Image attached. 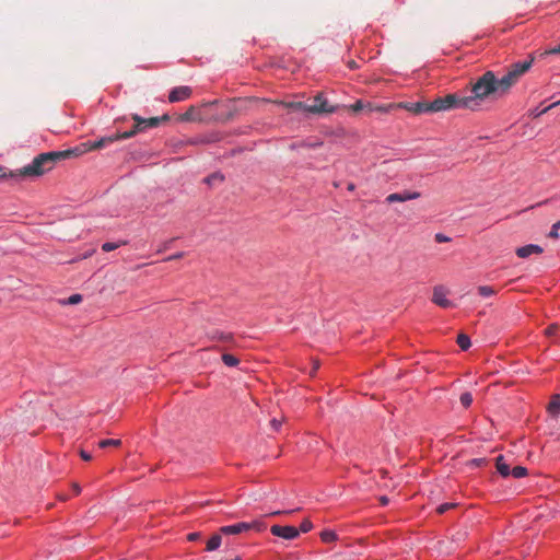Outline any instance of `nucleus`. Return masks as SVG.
I'll use <instances>...</instances> for the list:
<instances>
[{
	"label": "nucleus",
	"instance_id": "nucleus-16",
	"mask_svg": "<svg viewBox=\"0 0 560 560\" xmlns=\"http://www.w3.org/2000/svg\"><path fill=\"white\" fill-rule=\"evenodd\" d=\"M541 253H542V248L539 245H535V244H528L525 246H521L516 249V255L520 258H527L530 255H534V254L539 255Z\"/></svg>",
	"mask_w": 560,
	"mask_h": 560
},
{
	"label": "nucleus",
	"instance_id": "nucleus-42",
	"mask_svg": "<svg viewBox=\"0 0 560 560\" xmlns=\"http://www.w3.org/2000/svg\"><path fill=\"white\" fill-rule=\"evenodd\" d=\"M558 231H559V228H556V225L553 224V225L551 226L550 232H549V237H551V238H558V237H559V233H558Z\"/></svg>",
	"mask_w": 560,
	"mask_h": 560
},
{
	"label": "nucleus",
	"instance_id": "nucleus-19",
	"mask_svg": "<svg viewBox=\"0 0 560 560\" xmlns=\"http://www.w3.org/2000/svg\"><path fill=\"white\" fill-rule=\"evenodd\" d=\"M495 467H497V470L498 472L506 478L511 475V469H510V465L506 463L505 458L503 455H499L495 459Z\"/></svg>",
	"mask_w": 560,
	"mask_h": 560
},
{
	"label": "nucleus",
	"instance_id": "nucleus-23",
	"mask_svg": "<svg viewBox=\"0 0 560 560\" xmlns=\"http://www.w3.org/2000/svg\"><path fill=\"white\" fill-rule=\"evenodd\" d=\"M247 525H248V532L253 530L256 533H261V532L266 530V528H267V524L262 518L247 522Z\"/></svg>",
	"mask_w": 560,
	"mask_h": 560
},
{
	"label": "nucleus",
	"instance_id": "nucleus-46",
	"mask_svg": "<svg viewBox=\"0 0 560 560\" xmlns=\"http://www.w3.org/2000/svg\"><path fill=\"white\" fill-rule=\"evenodd\" d=\"M472 463L476 466H481L485 463V458H475V459H472Z\"/></svg>",
	"mask_w": 560,
	"mask_h": 560
},
{
	"label": "nucleus",
	"instance_id": "nucleus-27",
	"mask_svg": "<svg viewBox=\"0 0 560 560\" xmlns=\"http://www.w3.org/2000/svg\"><path fill=\"white\" fill-rule=\"evenodd\" d=\"M343 107L349 109V110H351V112H353V113H358V112L363 110V109L366 110L368 102H363L362 100H358L353 104L348 105V106L345 105Z\"/></svg>",
	"mask_w": 560,
	"mask_h": 560
},
{
	"label": "nucleus",
	"instance_id": "nucleus-17",
	"mask_svg": "<svg viewBox=\"0 0 560 560\" xmlns=\"http://www.w3.org/2000/svg\"><path fill=\"white\" fill-rule=\"evenodd\" d=\"M208 338L212 341H220L224 343H233L234 342V335L232 332L228 331H221V330H213L209 332Z\"/></svg>",
	"mask_w": 560,
	"mask_h": 560
},
{
	"label": "nucleus",
	"instance_id": "nucleus-39",
	"mask_svg": "<svg viewBox=\"0 0 560 560\" xmlns=\"http://www.w3.org/2000/svg\"><path fill=\"white\" fill-rule=\"evenodd\" d=\"M270 425L272 427V429L275 431H279L281 425H282V421L281 420H278L276 418H273L271 421H270Z\"/></svg>",
	"mask_w": 560,
	"mask_h": 560
},
{
	"label": "nucleus",
	"instance_id": "nucleus-18",
	"mask_svg": "<svg viewBox=\"0 0 560 560\" xmlns=\"http://www.w3.org/2000/svg\"><path fill=\"white\" fill-rule=\"evenodd\" d=\"M366 110L370 113L377 112L381 114H388V113L395 110V103L374 104V103L368 102Z\"/></svg>",
	"mask_w": 560,
	"mask_h": 560
},
{
	"label": "nucleus",
	"instance_id": "nucleus-37",
	"mask_svg": "<svg viewBox=\"0 0 560 560\" xmlns=\"http://www.w3.org/2000/svg\"><path fill=\"white\" fill-rule=\"evenodd\" d=\"M81 301H82V295L81 294H72V295L69 296L67 303L73 305V304L80 303Z\"/></svg>",
	"mask_w": 560,
	"mask_h": 560
},
{
	"label": "nucleus",
	"instance_id": "nucleus-34",
	"mask_svg": "<svg viewBox=\"0 0 560 560\" xmlns=\"http://www.w3.org/2000/svg\"><path fill=\"white\" fill-rule=\"evenodd\" d=\"M558 105H560V100H559V101H557V102H555V103H552V104H550L549 106H547V107H545V108H542V109H536V110L533 113V115H534L535 117H538V116H540V115H542V114H546L548 110H550L551 108H553V107H556V106H558Z\"/></svg>",
	"mask_w": 560,
	"mask_h": 560
},
{
	"label": "nucleus",
	"instance_id": "nucleus-7",
	"mask_svg": "<svg viewBox=\"0 0 560 560\" xmlns=\"http://www.w3.org/2000/svg\"><path fill=\"white\" fill-rule=\"evenodd\" d=\"M270 533L273 536L283 538L285 540H293V539L298 538L300 535V530L296 527L291 526V525H285V526L272 525L270 527Z\"/></svg>",
	"mask_w": 560,
	"mask_h": 560
},
{
	"label": "nucleus",
	"instance_id": "nucleus-6",
	"mask_svg": "<svg viewBox=\"0 0 560 560\" xmlns=\"http://www.w3.org/2000/svg\"><path fill=\"white\" fill-rule=\"evenodd\" d=\"M396 109H405L407 112H410L412 114L419 115L423 113H431L430 109V102H400L395 103V110Z\"/></svg>",
	"mask_w": 560,
	"mask_h": 560
},
{
	"label": "nucleus",
	"instance_id": "nucleus-51",
	"mask_svg": "<svg viewBox=\"0 0 560 560\" xmlns=\"http://www.w3.org/2000/svg\"><path fill=\"white\" fill-rule=\"evenodd\" d=\"M555 225H556V228L560 229V220L558 222H556Z\"/></svg>",
	"mask_w": 560,
	"mask_h": 560
},
{
	"label": "nucleus",
	"instance_id": "nucleus-43",
	"mask_svg": "<svg viewBox=\"0 0 560 560\" xmlns=\"http://www.w3.org/2000/svg\"><path fill=\"white\" fill-rule=\"evenodd\" d=\"M80 457H81L83 460H85V462H89V460H91V459H92V455H91L89 452L84 451V450H81V451H80Z\"/></svg>",
	"mask_w": 560,
	"mask_h": 560
},
{
	"label": "nucleus",
	"instance_id": "nucleus-24",
	"mask_svg": "<svg viewBox=\"0 0 560 560\" xmlns=\"http://www.w3.org/2000/svg\"><path fill=\"white\" fill-rule=\"evenodd\" d=\"M320 540L325 544L334 542L338 539V535L330 529H325L319 534Z\"/></svg>",
	"mask_w": 560,
	"mask_h": 560
},
{
	"label": "nucleus",
	"instance_id": "nucleus-22",
	"mask_svg": "<svg viewBox=\"0 0 560 560\" xmlns=\"http://www.w3.org/2000/svg\"><path fill=\"white\" fill-rule=\"evenodd\" d=\"M222 542V538L220 534H213L207 541L206 550L214 551L217 550Z\"/></svg>",
	"mask_w": 560,
	"mask_h": 560
},
{
	"label": "nucleus",
	"instance_id": "nucleus-45",
	"mask_svg": "<svg viewBox=\"0 0 560 560\" xmlns=\"http://www.w3.org/2000/svg\"><path fill=\"white\" fill-rule=\"evenodd\" d=\"M318 369H319V362L318 361H314L313 362V368H312V370L310 372V375L314 376Z\"/></svg>",
	"mask_w": 560,
	"mask_h": 560
},
{
	"label": "nucleus",
	"instance_id": "nucleus-3",
	"mask_svg": "<svg viewBox=\"0 0 560 560\" xmlns=\"http://www.w3.org/2000/svg\"><path fill=\"white\" fill-rule=\"evenodd\" d=\"M291 106L311 114H334L339 109L338 105H330L323 93H318L314 97L312 105L299 102L291 104Z\"/></svg>",
	"mask_w": 560,
	"mask_h": 560
},
{
	"label": "nucleus",
	"instance_id": "nucleus-31",
	"mask_svg": "<svg viewBox=\"0 0 560 560\" xmlns=\"http://www.w3.org/2000/svg\"><path fill=\"white\" fill-rule=\"evenodd\" d=\"M510 476H513L516 479L523 478V477L527 476V469L525 467H523V466H515L511 470V475Z\"/></svg>",
	"mask_w": 560,
	"mask_h": 560
},
{
	"label": "nucleus",
	"instance_id": "nucleus-10",
	"mask_svg": "<svg viewBox=\"0 0 560 560\" xmlns=\"http://www.w3.org/2000/svg\"><path fill=\"white\" fill-rule=\"evenodd\" d=\"M191 89L187 85L176 86L171 90L168 94V101L171 103L182 102L189 98L191 96Z\"/></svg>",
	"mask_w": 560,
	"mask_h": 560
},
{
	"label": "nucleus",
	"instance_id": "nucleus-1",
	"mask_svg": "<svg viewBox=\"0 0 560 560\" xmlns=\"http://www.w3.org/2000/svg\"><path fill=\"white\" fill-rule=\"evenodd\" d=\"M78 150L50 151L38 154L34 160L22 168H19L21 180L25 177H39L50 172L56 164L73 155H78Z\"/></svg>",
	"mask_w": 560,
	"mask_h": 560
},
{
	"label": "nucleus",
	"instance_id": "nucleus-5",
	"mask_svg": "<svg viewBox=\"0 0 560 560\" xmlns=\"http://www.w3.org/2000/svg\"><path fill=\"white\" fill-rule=\"evenodd\" d=\"M451 98H453V102H452V107L454 109H469L471 112H476V107H475V103L472 102L471 97H470V94L467 95L466 93L464 92H456V93H451Z\"/></svg>",
	"mask_w": 560,
	"mask_h": 560
},
{
	"label": "nucleus",
	"instance_id": "nucleus-28",
	"mask_svg": "<svg viewBox=\"0 0 560 560\" xmlns=\"http://www.w3.org/2000/svg\"><path fill=\"white\" fill-rule=\"evenodd\" d=\"M456 341H457L458 347L462 350H464V351L468 350L470 345H471L470 338L467 335H465V334H459L457 336V340Z\"/></svg>",
	"mask_w": 560,
	"mask_h": 560
},
{
	"label": "nucleus",
	"instance_id": "nucleus-2",
	"mask_svg": "<svg viewBox=\"0 0 560 560\" xmlns=\"http://www.w3.org/2000/svg\"><path fill=\"white\" fill-rule=\"evenodd\" d=\"M492 94L500 96V90L494 73L487 71L471 85L470 97L476 109H481L483 102Z\"/></svg>",
	"mask_w": 560,
	"mask_h": 560
},
{
	"label": "nucleus",
	"instance_id": "nucleus-41",
	"mask_svg": "<svg viewBox=\"0 0 560 560\" xmlns=\"http://www.w3.org/2000/svg\"><path fill=\"white\" fill-rule=\"evenodd\" d=\"M451 238L444 234H441V233H438L435 234V241L438 243H444V242H448Z\"/></svg>",
	"mask_w": 560,
	"mask_h": 560
},
{
	"label": "nucleus",
	"instance_id": "nucleus-21",
	"mask_svg": "<svg viewBox=\"0 0 560 560\" xmlns=\"http://www.w3.org/2000/svg\"><path fill=\"white\" fill-rule=\"evenodd\" d=\"M548 412L551 416H558L560 413V394H556L551 397L548 404Z\"/></svg>",
	"mask_w": 560,
	"mask_h": 560
},
{
	"label": "nucleus",
	"instance_id": "nucleus-20",
	"mask_svg": "<svg viewBox=\"0 0 560 560\" xmlns=\"http://www.w3.org/2000/svg\"><path fill=\"white\" fill-rule=\"evenodd\" d=\"M0 179H11L14 183H19L21 180L19 170L10 171L5 166L0 165Z\"/></svg>",
	"mask_w": 560,
	"mask_h": 560
},
{
	"label": "nucleus",
	"instance_id": "nucleus-38",
	"mask_svg": "<svg viewBox=\"0 0 560 560\" xmlns=\"http://www.w3.org/2000/svg\"><path fill=\"white\" fill-rule=\"evenodd\" d=\"M545 55H560V43L545 51Z\"/></svg>",
	"mask_w": 560,
	"mask_h": 560
},
{
	"label": "nucleus",
	"instance_id": "nucleus-40",
	"mask_svg": "<svg viewBox=\"0 0 560 560\" xmlns=\"http://www.w3.org/2000/svg\"><path fill=\"white\" fill-rule=\"evenodd\" d=\"M217 179H218V180H220V182H222V180L224 179V177H223V175H221V174H213V175H211V176L207 177V178H206V182H207V183H211V180H217Z\"/></svg>",
	"mask_w": 560,
	"mask_h": 560
},
{
	"label": "nucleus",
	"instance_id": "nucleus-30",
	"mask_svg": "<svg viewBox=\"0 0 560 560\" xmlns=\"http://www.w3.org/2000/svg\"><path fill=\"white\" fill-rule=\"evenodd\" d=\"M459 400L464 408H469L472 404V395L469 392H465L460 395Z\"/></svg>",
	"mask_w": 560,
	"mask_h": 560
},
{
	"label": "nucleus",
	"instance_id": "nucleus-35",
	"mask_svg": "<svg viewBox=\"0 0 560 560\" xmlns=\"http://www.w3.org/2000/svg\"><path fill=\"white\" fill-rule=\"evenodd\" d=\"M455 506H456V503H443L436 508V512L439 514H443Z\"/></svg>",
	"mask_w": 560,
	"mask_h": 560
},
{
	"label": "nucleus",
	"instance_id": "nucleus-33",
	"mask_svg": "<svg viewBox=\"0 0 560 560\" xmlns=\"http://www.w3.org/2000/svg\"><path fill=\"white\" fill-rule=\"evenodd\" d=\"M312 528L313 523L308 518H305L301 522L300 527L298 529L300 530V533H308L312 530Z\"/></svg>",
	"mask_w": 560,
	"mask_h": 560
},
{
	"label": "nucleus",
	"instance_id": "nucleus-8",
	"mask_svg": "<svg viewBox=\"0 0 560 560\" xmlns=\"http://www.w3.org/2000/svg\"><path fill=\"white\" fill-rule=\"evenodd\" d=\"M448 293L450 291L444 285L434 287L432 302L443 308L452 307L453 303L447 299Z\"/></svg>",
	"mask_w": 560,
	"mask_h": 560
},
{
	"label": "nucleus",
	"instance_id": "nucleus-47",
	"mask_svg": "<svg viewBox=\"0 0 560 560\" xmlns=\"http://www.w3.org/2000/svg\"><path fill=\"white\" fill-rule=\"evenodd\" d=\"M72 488H73L75 494H79L81 492V488H80V486L78 483H73Z\"/></svg>",
	"mask_w": 560,
	"mask_h": 560
},
{
	"label": "nucleus",
	"instance_id": "nucleus-15",
	"mask_svg": "<svg viewBox=\"0 0 560 560\" xmlns=\"http://www.w3.org/2000/svg\"><path fill=\"white\" fill-rule=\"evenodd\" d=\"M245 532H248L247 522H240L220 527V534L223 535H238Z\"/></svg>",
	"mask_w": 560,
	"mask_h": 560
},
{
	"label": "nucleus",
	"instance_id": "nucleus-50",
	"mask_svg": "<svg viewBox=\"0 0 560 560\" xmlns=\"http://www.w3.org/2000/svg\"><path fill=\"white\" fill-rule=\"evenodd\" d=\"M381 503H382L383 505L387 504V503H388V499H387L386 497H382V498H381Z\"/></svg>",
	"mask_w": 560,
	"mask_h": 560
},
{
	"label": "nucleus",
	"instance_id": "nucleus-12",
	"mask_svg": "<svg viewBox=\"0 0 560 560\" xmlns=\"http://www.w3.org/2000/svg\"><path fill=\"white\" fill-rule=\"evenodd\" d=\"M534 58L529 57L528 59L514 62L510 66L509 71L514 73L518 79H521L533 66Z\"/></svg>",
	"mask_w": 560,
	"mask_h": 560
},
{
	"label": "nucleus",
	"instance_id": "nucleus-14",
	"mask_svg": "<svg viewBox=\"0 0 560 560\" xmlns=\"http://www.w3.org/2000/svg\"><path fill=\"white\" fill-rule=\"evenodd\" d=\"M125 139H126V137H122V132H116L112 136H106V137H103L96 141H94L91 144V149H93V150L102 149L110 143H114L115 141L125 140Z\"/></svg>",
	"mask_w": 560,
	"mask_h": 560
},
{
	"label": "nucleus",
	"instance_id": "nucleus-44",
	"mask_svg": "<svg viewBox=\"0 0 560 560\" xmlns=\"http://www.w3.org/2000/svg\"><path fill=\"white\" fill-rule=\"evenodd\" d=\"M184 257V253L183 252H179V253H176L174 255H171L168 256L167 258H165L164 260L165 261H170V260H175V259H179V258H183Z\"/></svg>",
	"mask_w": 560,
	"mask_h": 560
},
{
	"label": "nucleus",
	"instance_id": "nucleus-49",
	"mask_svg": "<svg viewBox=\"0 0 560 560\" xmlns=\"http://www.w3.org/2000/svg\"><path fill=\"white\" fill-rule=\"evenodd\" d=\"M197 536H198V534L191 533V534L188 535V539L189 540H195L197 538Z\"/></svg>",
	"mask_w": 560,
	"mask_h": 560
},
{
	"label": "nucleus",
	"instance_id": "nucleus-36",
	"mask_svg": "<svg viewBox=\"0 0 560 560\" xmlns=\"http://www.w3.org/2000/svg\"><path fill=\"white\" fill-rule=\"evenodd\" d=\"M558 330L559 326L557 324H551L546 328L545 332L547 336L551 337L555 336L558 332Z\"/></svg>",
	"mask_w": 560,
	"mask_h": 560
},
{
	"label": "nucleus",
	"instance_id": "nucleus-4",
	"mask_svg": "<svg viewBox=\"0 0 560 560\" xmlns=\"http://www.w3.org/2000/svg\"><path fill=\"white\" fill-rule=\"evenodd\" d=\"M132 119L136 122L135 127L129 131L122 132V137H126V139H129L139 132H143L148 129L158 127L161 121H166L168 119V116L164 115L162 117L142 118L139 115L135 114L132 115Z\"/></svg>",
	"mask_w": 560,
	"mask_h": 560
},
{
	"label": "nucleus",
	"instance_id": "nucleus-26",
	"mask_svg": "<svg viewBox=\"0 0 560 560\" xmlns=\"http://www.w3.org/2000/svg\"><path fill=\"white\" fill-rule=\"evenodd\" d=\"M128 242L127 241H119V242H106V243H103L102 245V250L103 252H112V250H115L117 248H119L120 246H124V245H127Z\"/></svg>",
	"mask_w": 560,
	"mask_h": 560
},
{
	"label": "nucleus",
	"instance_id": "nucleus-11",
	"mask_svg": "<svg viewBox=\"0 0 560 560\" xmlns=\"http://www.w3.org/2000/svg\"><path fill=\"white\" fill-rule=\"evenodd\" d=\"M452 102H453V98H451L450 94H446L444 96L433 100L432 102H430L431 113L454 109L452 107Z\"/></svg>",
	"mask_w": 560,
	"mask_h": 560
},
{
	"label": "nucleus",
	"instance_id": "nucleus-48",
	"mask_svg": "<svg viewBox=\"0 0 560 560\" xmlns=\"http://www.w3.org/2000/svg\"><path fill=\"white\" fill-rule=\"evenodd\" d=\"M347 189L349 191H353L355 189V185L353 183H349L348 186H347Z\"/></svg>",
	"mask_w": 560,
	"mask_h": 560
},
{
	"label": "nucleus",
	"instance_id": "nucleus-9",
	"mask_svg": "<svg viewBox=\"0 0 560 560\" xmlns=\"http://www.w3.org/2000/svg\"><path fill=\"white\" fill-rule=\"evenodd\" d=\"M520 81V79L514 75V73L508 72L501 78L497 79L499 90H500V96H503L509 93V91Z\"/></svg>",
	"mask_w": 560,
	"mask_h": 560
},
{
	"label": "nucleus",
	"instance_id": "nucleus-29",
	"mask_svg": "<svg viewBox=\"0 0 560 560\" xmlns=\"http://www.w3.org/2000/svg\"><path fill=\"white\" fill-rule=\"evenodd\" d=\"M121 444V441L119 439H105V440H101L98 442V447L100 448H106L108 446H120Z\"/></svg>",
	"mask_w": 560,
	"mask_h": 560
},
{
	"label": "nucleus",
	"instance_id": "nucleus-32",
	"mask_svg": "<svg viewBox=\"0 0 560 560\" xmlns=\"http://www.w3.org/2000/svg\"><path fill=\"white\" fill-rule=\"evenodd\" d=\"M478 293L482 296V298H489L493 294H495V291L492 287L490 285H480L478 288Z\"/></svg>",
	"mask_w": 560,
	"mask_h": 560
},
{
	"label": "nucleus",
	"instance_id": "nucleus-13",
	"mask_svg": "<svg viewBox=\"0 0 560 560\" xmlns=\"http://www.w3.org/2000/svg\"><path fill=\"white\" fill-rule=\"evenodd\" d=\"M419 191H404V192H394L386 197V202H405L408 200L418 199L420 197Z\"/></svg>",
	"mask_w": 560,
	"mask_h": 560
},
{
	"label": "nucleus",
	"instance_id": "nucleus-25",
	"mask_svg": "<svg viewBox=\"0 0 560 560\" xmlns=\"http://www.w3.org/2000/svg\"><path fill=\"white\" fill-rule=\"evenodd\" d=\"M221 359L222 362L230 368H235L240 364V360L235 355L230 353H223Z\"/></svg>",
	"mask_w": 560,
	"mask_h": 560
}]
</instances>
